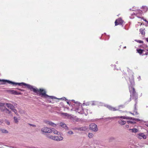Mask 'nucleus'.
<instances>
[{"label":"nucleus","mask_w":148,"mask_h":148,"mask_svg":"<svg viewBox=\"0 0 148 148\" xmlns=\"http://www.w3.org/2000/svg\"><path fill=\"white\" fill-rule=\"evenodd\" d=\"M78 130H84V127H80L78 129Z\"/></svg>","instance_id":"nucleus-32"},{"label":"nucleus","mask_w":148,"mask_h":148,"mask_svg":"<svg viewBox=\"0 0 148 148\" xmlns=\"http://www.w3.org/2000/svg\"><path fill=\"white\" fill-rule=\"evenodd\" d=\"M145 49L146 50H147V51H148V46H146L145 47Z\"/></svg>","instance_id":"nucleus-35"},{"label":"nucleus","mask_w":148,"mask_h":148,"mask_svg":"<svg viewBox=\"0 0 148 148\" xmlns=\"http://www.w3.org/2000/svg\"><path fill=\"white\" fill-rule=\"evenodd\" d=\"M54 136H53L51 135H50V136H47V137L53 140L54 138Z\"/></svg>","instance_id":"nucleus-27"},{"label":"nucleus","mask_w":148,"mask_h":148,"mask_svg":"<svg viewBox=\"0 0 148 148\" xmlns=\"http://www.w3.org/2000/svg\"><path fill=\"white\" fill-rule=\"evenodd\" d=\"M140 76H139V77H138L139 78H140Z\"/></svg>","instance_id":"nucleus-52"},{"label":"nucleus","mask_w":148,"mask_h":148,"mask_svg":"<svg viewBox=\"0 0 148 148\" xmlns=\"http://www.w3.org/2000/svg\"><path fill=\"white\" fill-rule=\"evenodd\" d=\"M22 84H23V85L27 86V87L31 90H33L34 92L39 94V95H41V97H44L45 98H47L49 97L51 99H57V98L53 96H49L47 95L45 91L42 89H38L37 88H34L33 86L29 84H27L24 83H22Z\"/></svg>","instance_id":"nucleus-1"},{"label":"nucleus","mask_w":148,"mask_h":148,"mask_svg":"<svg viewBox=\"0 0 148 148\" xmlns=\"http://www.w3.org/2000/svg\"><path fill=\"white\" fill-rule=\"evenodd\" d=\"M132 121H127V123H128V124H129V123H136L135 121H134V120H132Z\"/></svg>","instance_id":"nucleus-23"},{"label":"nucleus","mask_w":148,"mask_h":148,"mask_svg":"<svg viewBox=\"0 0 148 148\" xmlns=\"http://www.w3.org/2000/svg\"><path fill=\"white\" fill-rule=\"evenodd\" d=\"M137 41L138 42L141 43H143V41H141L140 40H138Z\"/></svg>","instance_id":"nucleus-34"},{"label":"nucleus","mask_w":148,"mask_h":148,"mask_svg":"<svg viewBox=\"0 0 148 148\" xmlns=\"http://www.w3.org/2000/svg\"><path fill=\"white\" fill-rule=\"evenodd\" d=\"M61 114L63 116H71V119L72 118H74V116H71V115L68 114L67 113L62 112L61 113Z\"/></svg>","instance_id":"nucleus-17"},{"label":"nucleus","mask_w":148,"mask_h":148,"mask_svg":"<svg viewBox=\"0 0 148 148\" xmlns=\"http://www.w3.org/2000/svg\"><path fill=\"white\" fill-rule=\"evenodd\" d=\"M114 118H122L123 119H132V117H128V116H117L116 117H114ZM114 117H108L107 119H113Z\"/></svg>","instance_id":"nucleus-5"},{"label":"nucleus","mask_w":148,"mask_h":148,"mask_svg":"<svg viewBox=\"0 0 148 148\" xmlns=\"http://www.w3.org/2000/svg\"><path fill=\"white\" fill-rule=\"evenodd\" d=\"M1 132L2 133L7 134L8 133V131L6 130L1 129Z\"/></svg>","instance_id":"nucleus-20"},{"label":"nucleus","mask_w":148,"mask_h":148,"mask_svg":"<svg viewBox=\"0 0 148 148\" xmlns=\"http://www.w3.org/2000/svg\"><path fill=\"white\" fill-rule=\"evenodd\" d=\"M18 90H21V91H23V90L21 89H18Z\"/></svg>","instance_id":"nucleus-43"},{"label":"nucleus","mask_w":148,"mask_h":148,"mask_svg":"<svg viewBox=\"0 0 148 148\" xmlns=\"http://www.w3.org/2000/svg\"><path fill=\"white\" fill-rule=\"evenodd\" d=\"M5 123L8 125H10V122L7 120H5L4 121Z\"/></svg>","instance_id":"nucleus-28"},{"label":"nucleus","mask_w":148,"mask_h":148,"mask_svg":"<svg viewBox=\"0 0 148 148\" xmlns=\"http://www.w3.org/2000/svg\"><path fill=\"white\" fill-rule=\"evenodd\" d=\"M12 148H14V147H12Z\"/></svg>","instance_id":"nucleus-55"},{"label":"nucleus","mask_w":148,"mask_h":148,"mask_svg":"<svg viewBox=\"0 0 148 148\" xmlns=\"http://www.w3.org/2000/svg\"><path fill=\"white\" fill-rule=\"evenodd\" d=\"M63 139V138L61 136H54L53 140L56 141H60L62 140Z\"/></svg>","instance_id":"nucleus-11"},{"label":"nucleus","mask_w":148,"mask_h":148,"mask_svg":"<svg viewBox=\"0 0 148 148\" xmlns=\"http://www.w3.org/2000/svg\"><path fill=\"white\" fill-rule=\"evenodd\" d=\"M107 108L110 110L112 111H115L118 110L119 109H116V108L112 107L110 106H107Z\"/></svg>","instance_id":"nucleus-14"},{"label":"nucleus","mask_w":148,"mask_h":148,"mask_svg":"<svg viewBox=\"0 0 148 148\" xmlns=\"http://www.w3.org/2000/svg\"><path fill=\"white\" fill-rule=\"evenodd\" d=\"M12 110L14 112L15 114L16 113V112H17V111H16V110L14 108H13Z\"/></svg>","instance_id":"nucleus-31"},{"label":"nucleus","mask_w":148,"mask_h":148,"mask_svg":"<svg viewBox=\"0 0 148 148\" xmlns=\"http://www.w3.org/2000/svg\"><path fill=\"white\" fill-rule=\"evenodd\" d=\"M5 105L6 106L9 108L11 110L14 108V106H13V105L9 103H5Z\"/></svg>","instance_id":"nucleus-16"},{"label":"nucleus","mask_w":148,"mask_h":148,"mask_svg":"<svg viewBox=\"0 0 148 148\" xmlns=\"http://www.w3.org/2000/svg\"><path fill=\"white\" fill-rule=\"evenodd\" d=\"M145 55H148V52H147L146 53Z\"/></svg>","instance_id":"nucleus-42"},{"label":"nucleus","mask_w":148,"mask_h":148,"mask_svg":"<svg viewBox=\"0 0 148 148\" xmlns=\"http://www.w3.org/2000/svg\"><path fill=\"white\" fill-rule=\"evenodd\" d=\"M135 13H133V14H132V15H135Z\"/></svg>","instance_id":"nucleus-45"},{"label":"nucleus","mask_w":148,"mask_h":148,"mask_svg":"<svg viewBox=\"0 0 148 148\" xmlns=\"http://www.w3.org/2000/svg\"><path fill=\"white\" fill-rule=\"evenodd\" d=\"M137 50L138 53L140 55L142 54L143 52L144 51L143 50H142L141 49H137Z\"/></svg>","instance_id":"nucleus-22"},{"label":"nucleus","mask_w":148,"mask_h":148,"mask_svg":"<svg viewBox=\"0 0 148 148\" xmlns=\"http://www.w3.org/2000/svg\"><path fill=\"white\" fill-rule=\"evenodd\" d=\"M60 126L64 128L65 130H69L68 127H67V125L65 124L62 123H60Z\"/></svg>","instance_id":"nucleus-15"},{"label":"nucleus","mask_w":148,"mask_h":148,"mask_svg":"<svg viewBox=\"0 0 148 148\" xmlns=\"http://www.w3.org/2000/svg\"><path fill=\"white\" fill-rule=\"evenodd\" d=\"M130 130H132V131L133 132L136 133L138 131V130L134 128L132 129H130Z\"/></svg>","instance_id":"nucleus-25"},{"label":"nucleus","mask_w":148,"mask_h":148,"mask_svg":"<svg viewBox=\"0 0 148 148\" xmlns=\"http://www.w3.org/2000/svg\"><path fill=\"white\" fill-rule=\"evenodd\" d=\"M41 131L42 132L46 133H51L52 132L51 129L47 127L42 128L41 129Z\"/></svg>","instance_id":"nucleus-6"},{"label":"nucleus","mask_w":148,"mask_h":148,"mask_svg":"<svg viewBox=\"0 0 148 148\" xmlns=\"http://www.w3.org/2000/svg\"><path fill=\"white\" fill-rule=\"evenodd\" d=\"M144 20L146 22H147V23H148V21H147V20H146V19H144Z\"/></svg>","instance_id":"nucleus-40"},{"label":"nucleus","mask_w":148,"mask_h":148,"mask_svg":"<svg viewBox=\"0 0 148 148\" xmlns=\"http://www.w3.org/2000/svg\"><path fill=\"white\" fill-rule=\"evenodd\" d=\"M130 11H131V10H132V11H135V10H134L132 9H130Z\"/></svg>","instance_id":"nucleus-41"},{"label":"nucleus","mask_w":148,"mask_h":148,"mask_svg":"<svg viewBox=\"0 0 148 148\" xmlns=\"http://www.w3.org/2000/svg\"><path fill=\"white\" fill-rule=\"evenodd\" d=\"M140 76H139V77H138L139 78H140Z\"/></svg>","instance_id":"nucleus-51"},{"label":"nucleus","mask_w":148,"mask_h":148,"mask_svg":"<svg viewBox=\"0 0 148 148\" xmlns=\"http://www.w3.org/2000/svg\"><path fill=\"white\" fill-rule=\"evenodd\" d=\"M131 113V114H133V115H134V113Z\"/></svg>","instance_id":"nucleus-49"},{"label":"nucleus","mask_w":148,"mask_h":148,"mask_svg":"<svg viewBox=\"0 0 148 148\" xmlns=\"http://www.w3.org/2000/svg\"><path fill=\"white\" fill-rule=\"evenodd\" d=\"M126 48V46H125V47H123V48H125H125Z\"/></svg>","instance_id":"nucleus-46"},{"label":"nucleus","mask_w":148,"mask_h":148,"mask_svg":"<svg viewBox=\"0 0 148 148\" xmlns=\"http://www.w3.org/2000/svg\"><path fill=\"white\" fill-rule=\"evenodd\" d=\"M134 113L136 114H138V113H137V112L136 111H134Z\"/></svg>","instance_id":"nucleus-39"},{"label":"nucleus","mask_w":148,"mask_h":148,"mask_svg":"<svg viewBox=\"0 0 148 148\" xmlns=\"http://www.w3.org/2000/svg\"><path fill=\"white\" fill-rule=\"evenodd\" d=\"M129 81L130 83V86H131V88L132 89L131 90H130V92L131 93L130 96L131 97H132L133 99H135V101H136L137 99V95L134 88L132 87L134 85V81L133 75H131L130 77H129Z\"/></svg>","instance_id":"nucleus-2"},{"label":"nucleus","mask_w":148,"mask_h":148,"mask_svg":"<svg viewBox=\"0 0 148 148\" xmlns=\"http://www.w3.org/2000/svg\"><path fill=\"white\" fill-rule=\"evenodd\" d=\"M123 21L121 19L119 18L116 20L115 22V25H122L123 23Z\"/></svg>","instance_id":"nucleus-8"},{"label":"nucleus","mask_w":148,"mask_h":148,"mask_svg":"<svg viewBox=\"0 0 148 148\" xmlns=\"http://www.w3.org/2000/svg\"><path fill=\"white\" fill-rule=\"evenodd\" d=\"M119 122L120 124L123 125L125 124L126 122L122 120H120L119 121Z\"/></svg>","instance_id":"nucleus-19"},{"label":"nucleus","mask_w":148,"mask_h":148,"mask_svg":"<svg viewBox=\"0 0 148 148\" xmlns=\"http://www.w3.org/2000/svg\"><path fill=\"white\" fill-rule=\"evenodd\" d=\"M52 132L58 135H60L61 133L60 132L57 131L56 130L54 129H51Z\"/></svg>","instance_id":"nucleus-18"},{"label":"nucleus","mask_w":148,"mask_h":148,"mask_svg":"<svg viewBox=\"0 0 148 148\" xmlns=\"http://www.w3.org/2000/svg\"><path fill=\"white\" fill-rule=\"evenodd\" d=\"M89 126L90 129L94 132H97L98 130L97 125L95 123H91Z\"/></svg>","instance_id":"nucleus-3"},{"label":"nucleus","mask_w":148,"mask_h":148,"mask_svg":"<svg viewBox=\"0 0 148 148\" xmlns=\"http://www.w3.org/2000/svg\"><path fill=\"white\" fill-rule=\"evenodd\" d=\"M1 110L4 113L9 114L11 113V111L6 108L5 107L2 108L1 109Z\"/></svg>","instance_id":"nucleus-9"},{"label":"nucleus","mask_w":148,"mask_h":148,"mask_svg":"<svg viewBox=\"0 0 148 148\" xmlns=\"http://www.w3.org/2000/svg\"><path fill=\"white\" fill-rule=\"evenodd\" d=\"M17 104L16 103L14 104V105L13 106H14V108H15V107H16Z\"/></svg>","instance_id":"nucleus-38"},{"label":"nucleus","mask_w":148,"mask_h":148,"mask_svg":"<svg viewBox=\"0 0 148 148\" xmlns=\"http://www.w3.org/2000/svg\"><path fill=\"white\" fill-rule=\"evenodd\" d=\"M136 103L135 104V109H136V106H136Z\"/></svg>","instance_id":"nucleus-48"},{"label":"nucleus","mask_w":148,"mask_h":148,"mask_svg":"<svg viewBox=\"0 0 148 148\" xmlns=\"http://www.w3.org/2000/svg\"><path fill=\"white\" fill-rule=\"evenodd\" d=\"M67 103L68 104L69 103V102H67Z\"/></svg>","instance_id":"nucleus-53"},{"label":"nucleus","mask_w":148,"mask_h":148,"mask_svg":"<svg viewBox=\"0 0 148 148\" xmlns=\"http://www.w3.org/2000/svg\"><path fill=\"white\" fill-rule=\"evenodd\" d=\"M125 126V127L126 128H128L129 127V125H126Z\"/></svg>","instance_id":"nucleus-36"},{"label":"nucleus","mask_w":148,"mask_h":148,"mask_svg":"<svg viewBox=\"0 0 148 148\" xmlns=\"http://www.w3.org/2000/svg\"><path fill=\"white\" fill-rule=\"evenodd\" d=\"M9 92L12 94H13L15 95H21V92H18L14 90H10L9 91Z\"/></svg>","instance_id":"nucleus-12"},{"label":"nucleus","mask_w":148,"mask_h":148,"mask_svg":"<svg viewBox=\"0 0 148 148\" xmlns=\"http://www.w3.org/2000/svg\"><path fill=\"white\" fill-rule=\"evenodd\" d=\"M44 122L47 125H51L54 127L56 126V124L50 121L46 120L44 121Z\"/></svg>","instance_id":"nucleus-7"},{"label":"nucleus","mask_w":148,"mask_h":148,"mask_svg":"<svg viewBox=\"0 0 148 148\" xmlns=\"http://www.w3.org/2000/svg\"><path fill=\"white\" fill-rule=\"evenodd\" d=\"M95 104H94V103H92V105H95Z\"/></svg>","instance_id":"nucleus-44"},{"label":"nucleus","mask_w":148,"mask_h":148,"mask_svg":"<svg viewBox=\"0 0 148 148\" xmlns=\"http://www.w3.org/2000/svg\"><path fill=\"white\" fill-rule=\"evenodd\" d=\"M93 136V134L92 133H89L88 134V137L90 138H91Z\"/></svg>","instance_id":"nucleus-26"},{"label":"nucleus","mask_w":148,"mask_h":148,"mask_svg":"<svg viewBox=\"0 0 148 148\" xmlns=\"http://www.w3.org/2000/svg\"><path fill=\"white\" fill-rule=\"evenodd\" d=\"M147 41L148 42V38L146 39Z\"/></svg>","instance_id":"nucleus-47"},{"label":"nucleus","mask_w":148,"mask_h":148,"mask_svg":"<svg viewBox=\"0 0 148 148\" xmlns=\"http://www.w3.org/2000/svg\"><path fill=\"white\" fill-rule=\"evenodd\" d=\"M131 119V120H134V121H135L136 122V121H140V120L139 119H136V118H132V119Z\"/></svg>","instance_id":"nucleus-29"},{"label":"nucleus","mask_w":148,"mask_h":148,"mask_svg":"<svg viewBox=\"0 0 148 148\" xmlns=\"http://www.w3.org/2000/svg\"><path fill=\"white\" fill-rule=\"evenodd\" d=\"M14 119L15 123H17L18 122V119L16 117H14Z\"/></svg>","instance_id":"nucleus-24"},{"label":"nucleus","mask_w":148,"mask_h":148,"mask_svg":"<svg viewBox=\"0 0 148 148\" xmlns=\"http://www.w3.org/2000/svg\"><path fill=\"white\" fill-rule=\"evenodd\" d=\"M5 105V103H3L0 102V106H3Z\"/></svg>","instance_id":"nucleus-33"},{"label":"nucleus","mask_w":148,"mask_h":148,"mask_svg":"<svg viewBox=\"0 0 148 148\" xmlns=\"http://www.w3.org/2000/svg\"><path fill=\"white\" fill-rule=\"evenodd\" d=\"M144 29H143V28L140 29V32L142 34H145Z\"/></svg>","instance_id":"nucleus-21"},{"label":"nucleus","mask_w":148,"mask_h":148,"mask_svg":"<svg viewBox=\"0 0 148 148\" xmlns=\"http://www.w3.org/2000/svg\"><path fill=\"white\" fill-rule=\"evenodd\" d=\"M67 134L69 135H72V134H73V132H72V131H69L67 132Z\"/></svg>","instance_id":"nucleus-30"},{"label":"nucleus","mask_w":148,"mask_h":148,"mask_svg":"<svg viewBox=\"0 0 148 148\" xmlns=\"http://www.w3.org/2000/svg\"><path fill=\"white\" fill-rule=\"evenodd\" d=\"M137 137L138 138L140 139H145L146 138V136L143 133L140 134H138L137 136Z\"/></svg>","instance_id":"nucleus-13"},{"label":"nucleus","mask_w":148,"mask_h":148,"mask_svg":"<svg viewBox=\"0 0 148 148\" xmlns=\"http://www.w3.org/2000/svg\"><path fill=\"white\" fill-rule=\"evenodd\" d=\"M92 144L93 145L96 147V145H100L101 144V141L99 140H94Z\"/></svg>","instance_id":"nucleus-10"},{"label":"nucleus","mask_w":148,"mask_h":148,"mask_svg":"<svg viewBox=\"0 0 148 148\" xmlns=\"http://www.w3.org/2000/svg\"><path fill=\"white\" fill-rule=\"evenodd\" d=\"M29 125L31 126H33L34 127H36V125H35L32 124H29Z\"/></svg>","instance_id":"nucleus-37"},{"label":"nucleus","mask_w":148,"mask_h":148,"mask_svg":"<svg viewBox=\"0 0 148 148\" xmlns=\"http://www.w3.org/2000/svg\"><path fill=\"white\" fill-rule=\"evenodd\" d=\"M0 81L1 82H7L9 84H11L13 85H18L19 86H21V84H22L23 85V84H22V83H15L14 82H12L11 81H10L9 80H4V79H2L1 80L0 79Z\"/></svg>","instance_id":"nucleus-4"},{"label":"nucleus","mask_w":148,"mask_h":148,"mask_svg":"<svg viewBox=\"0 0 148 148\" xmlns=\"http://www.w3.org/2000/svg\"><path fill=\"white\" fill-rule=\"evenodd\" d=\"M1 129H0V132H1Z\"/></svg>","instance_id":"nucleus-50"},{"label":"nucleus","mask_w":148,"mask_h":148,"mask_svg":"<svg viewBox=\"0 0 148 148\" xmlns=\"http://www.w3.org/2000/svg\"><path fill=\"white\" fill-rule=\"evenodd\" d=\"M138 18H140V17H138V16H137Z\"/></svg>","instance_id":"nucleus-54"}]
</instances>
